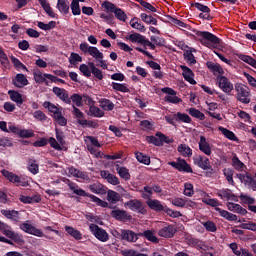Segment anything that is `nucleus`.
Instances as JSON below:
<instances>
[{
    "label": "nucleus",
    "instance_id": "nucleus-44",
    "mask_svg": "<svg viewBox=\"0 0 256 256\" xmlns=\"http://www.w3.org/2000/svg\"><path fill=\"white\" fill-rule=\"evenodd\" d=\"M65 231L68 233V235H70L77 241L83 239V235L81 234V232H79V230H75V228L71 226H65Z\"/></svg>",
    "mask_w": 256,
    "mask_h": 256
},
{
    "label": "nucleus",
    "instance_id": "nucleus-9",
    "mask_svg": "<svg viewBox=\"0 0 256 256\" xmlns=\"http://www.w3.org/2000/svg\"><path fill=\"white\" fill-rule=\"evenodd\" d=\"M218 87L223 91V93H226V95H231V92L233 91V83L228 80L225 76H218Z\"/></svg>",
    "mask_w": 256,
    "mask_h": 256
},
{
    "label": "nucleus",
    "instance_id": "nucleus-32",
    "mask_svg": "<svg viewBox=\"0 0 256 256\" xmlns=\"http://www.w3.org/2000/svg\"><path fill=\"white\" fill-rule=\"evenodd\" d=\"M215 211L219 213L220 217H223L224 219H226V221H237V215L227 210H223L221 208H215Z\"/></svg>",
    "mask_w": 256,
    "mask_h": 256
},
{
    "label": "nucleus",
    "instance_id": "nucleus-53",
    "mask_svg": "<svg viewBox=\"0 0 256 256\" xmlns=\"http://www.w3.org/2000/svg\"><path fill=\"white\" fill-rule=\"evenodd\" d=\"M28 170L32 175H37V173H39V164H37V161L30 159L28 161Z\"/></svg>",
    "mask_w": 256,
    "mask_h": 256
},
{
    "label": "nucleus",
    "instance_id": "nucleus-24",
    "mask_svg": "<svg viewBox=\"0 0 256 256\" xmlns=\"http://www.w3.org/2000/svg\"><path fill=\"white\" fill-rule=\"evenodd\" d=\"M0 231L9 239H17V234H15L11 229V226L5 222L0 221Z\"/></svg>",
    "mask_w": 256,
    "mask_h": 256
},
{
    "label": "nucleus",
    "instance_id": "nucleus-25",
    "mask_svg": "<svg viewBox=\"0 0 256 256\" xmlns=\"http://www.w3.org/2000/svg\"><path fill=\"white\" fill-rule=\"evenodd\" d=\"M199 149L202 153L208 156L212 153L211 145H209V142H207V138H205V136H200Z\"/></svg>",
    "mask_w": 256,
    "mask_h": 256
},
{
    "label": "nucleus",
    "instance_id": "nucleus-37",
    "mask_svg": "<svg viewBox=\"0 0 256 256\" xmlns=\"http://www.w3.org/2000/svg\"><path fill=\"white\" fill-rule=\"evenodd\" d=\"M88 66L90 67V71L92 73V75H94V77H96V79H99V81L103 80V72L97 68V66L95 65V62H89Z\"/></svg>",
    "mask_w": 256,
    "mask_h": 256
},
{
    "label": "nucleus",
    "instance_id": "nucleus-28",
    "mask_svg": "<svg viewBox=\"0 0 256 256\" xmlns=\"http://www.w3.org/2000/svg\"><path fill=\"white\" fill-rule=\"evenodd\" d=\"M43 107H44V109H47L50 113H53V118L56 115H59L63 111V108L58 107L57 105H55L49 101H45L43 103Z\"/></svg>",
    "mask_w": 256,
    "mask_h": 256
},
{
    "label": "nucleus",
    "instance_id": "nucleus-31",
    "mask_svg": "<svg viewBox=\"0 0 256 256\" xmlns=\"http://www.w3.org/2000/svg\"><path fill=\"white\" fill-rule=\"evenodd\" d=\"M227 207H228V210L232 211L233 213H239L240 215H247V209L242 208L241 205L239 204L228 202Z\"/></svg>",
    "mask_w": 256,
    "mask_h": 256
},
{
    "label": "nucleus",
    "instance_id": "nucleus-64",
    "mask_svg": "<svg viewBox=\"0 0 256 256\" xmlns=\"http://www.w3.org/2000/svg\"><path fill=\"white\" fill-rule=\"evenodd\" d=\"M71 9L73 15H81V7L79 6V2L77 0L72 1Z\"/></svg>",
    "mask_w": 256,
    "mask_h": 256
},
{
    "label": "nucleus",
    "instance_id": "nucleus-62",
    "mask_svg": "<svg viewBox=\"0 0 256 256\" xmlns=\"http://www.w3.org/2000/svg\"><path fill=\"white\" fill-rule=\"evenodd\" d=\"M54 120L61 127H65V125H67V119L65 118V116H63V111L60 112L58 115L54 116Z\"/></svg>",
    "mask_w": 256,
    "mask_h": 256
},
{
    "label": "nucleus",
    "instance_id": "nucleus-10",
    "mask_svg": "<svg viewBox=\"0 0 256 256\" xmlns=\"http://www.w3.org/2000/svg\"><path fill=\"white\" fill-rule=\"evenodd\" d=\"M120 238L127 243H137L139 241V233H135L133 230L121 229Z\"/></svg>",
    "mask_w": 256,
    "mask_h": 256
},
{
    "label": "nucleus",
    "instance_id": "nucleus-34",
    "mask_svg": "<svg viewBox=\"0 0 256 256\" xmlns=\"http://www.w3.org/2000/svg\"><path fill=\"white\" fill-rule=\"evenodd\" d=\"M107 201L111 203L112 205H115V203H119L121 201V194L118 192H115L113 190L107 191Z\"/></svg>",
    "mask_w": 256,
    "mask_h": 256
},
{
    "label": "nucleus",
    "instance_id": "nucleus-42",
    "mask_svg": "<svg viewBox=\"0 0 256 256\" xmlns=\"http://www.w3.org/2000/svg\"><path fill=\"white\" fill-rule=\"evenodd\" d=\"M19 200L21 201V203H28V204L39 203V201H41V196L34 195V196L31 197V196L21 195Z\"/></svg>",
    "mask_w": 256,
    "mask_h": 256
},
{
    "label": "nucleus",
    "instance_id": "nucleus-52",
    "mask_svg": "<svg viewBox=\"0 0 256 256\" xmlns=\"http://www.w3.org/2000/svg\"><path fill=\"white\" fill-rule=\"evenodd\" d=\"M189 115L191 117H195V119H199L200 121H205V114H203L201 111H199L196 108H190L188 110Z\"/></svg>",
    "mask_w": 256,
    "mask_h": 256
},
{
    "label": "nucleus",
    "instance_id": "nucleus-13",
    "mask_svg": "<svg viewBox=\"0 0 256 256\" xmlns=\"http://www.w3.org/2000/svg\"><path fill=\"white\" fill-rule=\"evenodd\" d=\"M193 161L194 165H197V167H200V169L204 171L211 169V162H209V159L205 156L197 155L193 158Z\"/></svg>",
    "mask_w": 256,
    "mask_h": 256
},
{
    "label": "nucleus",
    "instance_id": "nucleus-61",
    "mask_svg": "<svg viewBox=\"0 0 256 256\" xmlns=\"http://www.w3.org/2000/svg\"><path fill=\"white\" fill-rule=\"evenodd\" d=\"M224 176L226 177L228 183H230V185H235V181H233V170L230 168H225L223 170Z\"/></svg>",
    "mask_w": 256,
    "mask_h": 256
},
{
    "label": "nucleus",
    "instance_id": "nucleus-29",
    "mask_svg": "<svg viewBox=\"0 0 256 256\" xmlns=\"http://www.w3.org/2000/svg\"><path fill=\"white\" fill-rule=\"evenodd\" d=\"M193 7H195L196 9H198V11H202V13H200L199 17L201 19H209V13L211 12V9H209L206 5H203L199 2H196L194 4H192ZM206 13V14H203Z\"/></svg>",
    "mask_w": 256,
    "mask_h": 256
},
{
    "label": "nucleus",
    "instance_id": "nucleus-41",
    "mask_svg": "<svg viewBox=\"0 0 256 256\" xmlns=\"http://www.w3.org/2000/svg\"><path fill=\"white\" fill-rule=\"evenodd\" d=\"M130 26L133 29L140 31V33H145V31H147V29L145 28V25H143V24H141V22H139V18H132L130 20Z\"/></svg>",
    "mask_w": 256,
    "mask_h": 256
},
{
    "label": "nucleus",
    "instance_id": "nucleus-20",
    "mask_svg": "<svg viewBox=\"0 0 256 256\" xmlns=\"http://www.w3.org/2000/svg\"><path fill=\"white\" fill-rule=\"evenodd\" d=\"M12 83L18 89H23V87L29 85V80L24 74H17L16 77L12 80Z\"/></svg>",
    "mask_w": 256,
    "mask_h": 256
},
{
    "label": "nucleus",
    "instance_id": "nucleus-56",
    "mask_svg": "<svg viewBox=\"0 0 256 256\" xmlns=\"http://www.w3.org/2000/svg\"><path fill=\"white\" fill-rule=\"evenodd\" d=\"M87 150L91 155H94L96 159H103V152L99 151V149L95 148V146L87 144Z\"/></svg>",
    "mask_w": 256,
    "mask_h": 256
},
{
    "label": "nucleus",
    "instance_id": "nucleus-26",
    "mask_svg": "<svg viewBox=\"0 0 256 256\" xmlns=\"http://www.w3.org/2000/svg\"><path fill=\"white\" fill-rule=\"evenodd\" d=\"M146 205H148V207L152 209V211H156V212L165 211V206H163V204H161V201L159 200L149 199L146 201Z\"/></svg>",
    "mask_w": 256,
    "mask_h": 256
},
{
    "label": "nucleus",
    "instance_id": "nucleus-2",
    "mask_svg": "<svg viewBox=\"0 0 256 256\" xmlns=\"http://www.w3.org/2000/svg\"><path fill=\"white\" fill-rule=\"evenodd\" d=\"M69 187H70L71 191H73V193H75V195H78L79 197H89L93 203H96V205H98V207H103V208L109 207V203L101 200V198H99L93 194H89V193L85 192V190L78 188L73 184H70Z\"/></svg>",
    "mask_w": 256,
    "mask_h": 256
},
{
    "label": "nucleus",
    "instance_id": "nucleus-19",
    "mask_svg": "<svg viewBox=\"0 0 256 256\" xmlns=\"http://www.w3.org/2000/svg\"><path fill=\"white\" fill-rule=\"evenodd\" d=\"M218 197L220 199H225L226 201H239V198L230 189H220L217 191Z\"/></svg>",
    "mask_w": 256,
    "mask_h": 256
},
{
    "label": "nucleus",
    "instance_id": "nucleus-35",
    "mask_svg": "<svg viewBox=\"0 0 256 256\" xmlns=\"http://www.w3.org/2000/svg\"><path fill=\"white\" fill-rule=\"evenodd\" d=\"M139 237H145V239H147V241H151V243H159V238L155 236V232H153V230H146L139 233Z\"/></svg>",
    "mask_w": 256,
    "mask_h": 256
},
{
    "label": "nucleus",
    "instance_id": "nucleus-55",
    "mask_svg": "<svg viewBox=\"0 0 256 256\" xmlns=\"http://www.w3.org/2000/svg\"><path fill=\"white\" fill-rule=\"evenodd\" d=\"M112 89L114 91H120V93H129V88L127 87V84H121L117 82H112Z\"/></svg>",
    "mask_w": 256,
    "mask_h": 256
},
{
    "label": "nucleus",
    "instance_id": "nucleus-11",
    "mask_svg": "<svg viewBox=\"0 0 256 256\" xmlns=\"http://www.w3.org/2000/svg\"><path fill=\"white\" fill-rule=\"evenodd\" d=\"M52 91L60 101L63 103H66V105H71V99H69V92L65 90L64 88H59V87H53Z\"/></svg>",
    "mask_w": 256,
    "mask_h": 256
},
{
    "label": "nucleus",
    "instance_id": "nucleus-47",
    "mask_svg": "<svg viewBox=\"0 0 256 256\" xmlns=\"http://www.w3.org/2000/svg\"><path fill=\"white\" fill-rule=\"evenodd\" d=\"M238 59H240V61H243L244 63H247L248 65H251V67H254V69H256V59H253V57L244 54H238Z\"/></svg>",
    "mask_w": 256,
    "mask_h": 256
},
{
    "label": "nucleus",
    "instance_id": "nucleus-51",
    "mask_svg": "<svg viewBox=\"0 0 256 256\" xmlns=\"http://www.w3.org/2000/svg\"><path fill=\"white\" fill-rule=\"evenodd\" d=\"M57 8L61 13L67 15L69 13V2L67 0H58Z\"/></svg>",
    "mask_w": 256,
    "mask_h": 256
},
{
    "label": "nucleus",
    "instance_id": "nucleus-27",
    "mask_svg": "<svg viewBox=\"0 0 256 256\" xmlns=\"http://www.w3.org/2000/svg\"><path fill=\"white\" fill-rule=\"evenodd\" d=\"M47 75L51 74H43V72L37 68L33 70V77L37 83H45V85H49V81H47Z\"/></svg>",
    "mask_w": 256,
    "mask_h": 256
},
{
    "label": "nucleus",
    "instance_id": "nucleus-63",
    "mask_svg": "<svg viewBox=\"0 0 256 256\" xmlns=\"http://www.w3.org/2000/svg\"><path fill=\"white\" fill-rule=\"evenodd\" d=\"M194 194H195V191L193 190V184L185 183L184 184V195L186 197H193Z\"/></svg>",
    "mask_w": 256,
    "mask_h": 256
},
{
    "label": "nucleus",
    "instance_id": "nucleus-3",
    "mask_svg": "<svg viewBox=\"0 0 256 256\" xmlns=\"http://www.w3.org/2000/svg\"><path fill=\"white\" fill-rule=\"evenodd\" d=\"M236 91V99L244 105H249L251 103V90L244 84H236L234 86Z\"/></svg>",
    "mask_w": 256,
    "mask_h": 256
},
{
    "label": "nucleus",
    "instance_id": "nucleus-60",
    "mask_svg": "<svg viewBox=\"0 0 256 256\" xmlns=\"http://www.w3.org/2000/svg\"><path fill=\"white\" fill-rule=\"evenodd\" d=\"M204 229H206V231H209L210 233H215L217 231V225L214 224L213 221H206L202 223Z\"/></svg>",
    "mask_w": 256,
    "mask_h": 256
},
{
    "label": "nucleus",
    "instance_id": "nucleus-6",
    "mask_svg": "<svg viewBox=\"0 0 256 256\" xmlns=\"http://www.w3.org/2000/svg\"><path fill=\"white\" fill-rule=\"evenodd\" d=\"M168 165L181 173H193V168H191V165L185 159L179 158L176 162H168Z\"/></svg>",
    "mask_w": 256,
    "mask_h": 256
},
{
    "label": "nucleus",
    "instance_id": "nucleus-23",
    "mask_svg": "<svg viewBox=\"0 0 256 256\" xmlns=\"http://www.w3.org/2000/svg\"><path fill=\"white\" fill-rule=\"evenodd\" d=\"M100 175H101L102 179H106V181L108 183H110V185H119V183H121L117 176L109 173V171H107V170H102L100 172Z\"/></svg>",
    "mask_w": 256,
    "mask_h": 256
},
{
    "label": "nucleus",
    "instance_id": "nucleus-36",
    "mask_svg": "<svg viewBox=\"0 0 256 256\" xmlns=\"http://www.w3.org/2000/svg\"><path fill=\"white\" fill-rule=\"evenodd\" d=\"M116 171L119 177H121V179H124V181H129V179H131V174H129V169H127L126 167H121L119 165H116Z\"/></svg>",
    "mask_w": 256,
    "mask_h": 256
},
{
    "label": "nucleus",
    "instance_id": "nucleus-8",
    "mask_svg": "<svg viewBox=\"0 0 256 256\" xmlns=\"http://www.w3.org/2000/svg\"><path fill=\"white\" fill-rule=\"evenodd\" d=\"M125 207H128L131 211H135L136 213H141V215L147 214V209H145V206L143 205V202L141 200L133 199L128 202H126Z\"/></svg>",
    "mask_w": 256,
    "mask_h": 256
},
{
    "label": "nucleus",
    "instance_id": "nucleus-21",
    "mask_svg": "<svg viewBox=\"0 0 256 256\" xmlns=\"http://www.w3.org/2000/svg\"><path fill=\"white\" fill-rule=\"evenodd\" d=\"M180 67L182 69V75H183L185 81H188V83H190V85H196L197 82L193 78V77H195V75L193 74V71L187 66H180Z\"/></svg>",
    "mask_w": 256,
    "mask_h": 256
},
{
    "label": "nucleus",
    "instance_id": "nucleus-40",
    "mask_svg": "<svg viewBox=\"0 0 256 256\" xmlns=\"http://www.w3.org/2000/svg\"><path fill=\"white\" fill-rule=\"evenodd\" d=\"M99 103H100L101 109H103L104 111H113V109H115V104L111 102V100L109 99H105V98L100 99Z\"/></svg>",
    "mask_w": 256,
    "mask_h": 256
},
{
    "label": "nucleus",
    "instance_id": "nucleus-46",
    "mask_svg": "<svg viewBox=\"0 0 256 256\" xmlns=\"http://www.w3.org/2000/svg\"><path fill=\"white\" fill-rule=\"evenodd\" d=\"M218 129L222 133V135L226 137V139H229L230 141H237V136H235V133H233L229 129L224 128L222 126H220Z\"/></svg>",
    "mask_w": 256,
    "mask_h": 256
},
{
    "label": "nucleus",
    "instance_id": "nucleus-14",
    "mask_svg": "<svg viewBox=\"0 0 256 256\" xmlns=\"http://www.w3.org/2000/svg\"><path fill=\"white\" fill-rule=\"evenodd\" d=\"M20 229L29 235H35V237H43V232L29 223H22L20 225Z\"/></svg>",
    "mask_w": 256,
    "mask_h": 256
},
{
    "label": "nucleus",
    "instance_id": "nucleus-59",
    "mask_svg": "<svg viewBox=\"0 0 256 256\" xmlns=\"http://www.w3.org/2000/svg\"><path fill=\"white\" fill-rule=\"evenodd\" d=\"M89 111L93 117H103V115H105V112H103V110H101L99 107L95 106V104L89 108Z\"/></svg>",
    "mask_w": 256,
    "mask_h": 256
},
{
    "label": "nucleus",
    "instance_id": "nucleus-38",
    "mask_svg": "<svg viewBox=\"0 0 256 256\" xmlns=\"http://www.w3.org/2000/svg\"><path fill=\"white\" fill-rule=\"evenodd\" d=\"M70 105H74V107H83V96L80 94L74 93L70 97Z\"/></svg>",
    "mask_w": 256,
    "mask_h": 256
},
{
    "label": "nucleus",
    "instance_id": "nucleus-1",
    "mask_svg": "<svg viewBox=\"0 0 256 256\" xmlns=\"http://www.w3.org/2000/svg\"><path fill=\"white\" fill-rule=\"evenodd\" d=\"M80 51L84 55H90L96 62V67H101L102 69H108L107 61H105V56L103 52L99 51V48L89 45L87 42L81 43L79 46Z\"/></svg>",
    "mask_w": 256,
    "mask_h": 256
},
{
    "label": "nucleus",
    "instance_id": "nucleus-17",
    "mask_svg": "<svg viewBox=\"0 0 256 256\" xmlns=\"http://www.w3.org/2000/svg\"><path fill=\"white\" fill-rule=\"evenodd\" d=\"M2 175L10 181V183H17L18 185H21L22 187H27V182L21 181V177L18 175L14 174L13 172H9L7 170H2Z\"/></svg>",
    "mask_w": 256,
    "mask_h": 256
},
{
    "label": "nucleus",
    "instance_id": "nucleus-18",
    "mask_svg": "<svg viewBox=\"0 0 256 256\" xmlns=\"http://www.w3.org/2000/svg\"><path fill=\"white\" fill-rule=\"evenodd\" d=\"M182 49L184 51V59L189 65H195L197 63V60H195V56L193 53H195V48H189V46L184 45L182 46Z\"/></svg>",
    "mask_w": 256,
    "mask_h": 256
},
{
    "label": "nucleus",
    "instance_id": "nucleus-22",
    "mask_svg": "<svg viewBox=\"0 0 256 256\" xmlns=\"http://www.w3.org/2000/svg\"><path fill=\"white\" fill-rule=\"evenodd\" d=\"M111 217L116 219V221H129L131 219V215H128L125 210H112Z\"/></svg>",
    "mask_w": 256,
    "mask_h": 256
},
{
    "label": "nucleus",
    "instance_id": "nucleus-57",
    "mask_svg": "<svg viewBox=\"0 0 256 256\" xmlns=\"http://www.w3.org/2000/svg\"><path fill=\"white\" fill-rule=\"evenodd\" d=\"M229 248L231 249L232 253L236 256H241L245 248L239 247V245L235 242L229 244Z\"/></svg>",
    "mask_w": 256,
    "mask_h": 256
},
{
    "label": "nucleus",
    "instance_id": "nucleus-12",
    "mask_svg": "<svg viewBox=\"0 0 256 256\" xmlns=\"http://www.w3.org/2000/svg\"><path fill=\"white\" fill-rule=\"evenodd\" d=\"M163 93H166L165 101L168 103H173L177 105L178 103H182L183 100L181 98L177 97V92L171 88H164L162 89Z\"/></svg>",
    "mask_w": 256,
    "mask_h": 256
},
{
    "label": "nucleus",
    "instance_id": "nucleus-39",
    "mask_svg": "<svg viewBox=\"0 0 256 256\" xmlns=\"http://www.w3.org/2000/svg\"><path fill=\"white\" fill-rule=\"evenodd\" d=\"M41 7L44 9L45 13H47V15H49V17L55 18L56 14L53 11V8H51V5L49 4V2H47V0H38Z\"/></svg>",
    "mask_w": 256,
    "mask_h": 256
},
{
    "label": "nucleus",
    "instance_id": "nucleus-4",
    "mask_svg": "<svg viewBox=\"0 0 256 256\" xmlns=\"http://www.w3.org/2000/svg\"><path fill=\"white\" fill-rule=\"evenodd\" d=\"M197 35L201 38L200 42L204 45V47H217L221 43V39L207 31H199Z\"/></svg>",
    "mask_w": 256,
    "mask_h": 256
},
{
    "label": "nucleus",
    "instance_id": "nucleus-43",
    "mask_svg": "<svg viewBox=\"0 0 256 256\" xmlns=\"http://www.w3.org/2000/svg\"><path fill=\"white\" fill-rule=\"evenodd\" d=\"M8 95H10L11 101H14V103H17L18 105H23V96L19 92L10 90Z\"/></svg>",
    "mask_w": 256,
    "mask_h": 256
},
{
    "label": "nucleus",
    "instance_id": "nucleus-33",
    "mask_svg": "<svg viewBox=\"0 0 256 256\" xmlns=\"http://www.w3.org/2000/svg\"><path fill=\"white\" fill-rule=\"evenodd\" d=\"M178 153L182 155V157H192L193 150L187 144H180L177 148Z\"/></svg>",
    "mask_w": 256,
    "mask_h": 256
},
{
    "label": "nucleus",
    "instance_id": "nucleus-15",
    "mask_svg": "<svg viewBox=\"0 0 256 256\" xmlns=\"http://www.w3.org/2000/svg\"><path fill=\"white\" fill-rule=\"evenodd\" d=\"M175 233H177V228L173 225L165 226L158 231V235L160 237H164V239H171L175 237Z\"/></svg>",
    "mask_w": 256,
    "mask_h": 256
},
{
    "label": "nucleus",
    "instance_id": "nucleus-54",
    "mask_svg": "<svg viewBox=\"0 0 256 256\" xmlns=\"http://www.w3.org/2000/svg\"><path fill=\"white\" fill-rule=\"evenodd\" d=\"M136 159L139 161V163H143L144 165H150L151 164V158L149 156L141 153V152H136Z\"/></svg>",
    "mask_w": 256,
    "mask_h": 256
},
{
    "label": "nucleus",
    "instance_id": "nucleus-16",
    "mask_svg": "<svg viewBox=\"0 0 256 256\" xmlns=\"http://www.w3.org/2000/svg\"><path fill=\"white\" fill-rule=\"evenodd\" d=\"M68 173H70L72 177H76V179H81V181H84L86 183H89V181H91V178L89 177L87 172L80 171L75 167H70L68 169Z\"/></svg>",
    "mask_w": 256,
    "mask_h": 256
},
{
    "label": "nucleus",
    "instance_id": "nucleus-58",
    "mask_svg": "<svg viewBox=\"0 0 256 256\" xmlns=\"http://www.w3.org/2000/svg\"><path fill=\"white\" fill-rule=\"evenodd\" d=\"M140 17L142 21L147 25H157V19H155L153 16L142 13Z\"/></svg>",
    "mask_w": 256,
    "mask_h": 256
},
{
    "label": "nucleus",
    "instance_id": "nucleus-49",
    "mask_svg": "<svg viewBox=\"0 0 256 256\" xmlns=\"http://www.w3.org/2000/svg\"><path fill=\"white\" fill-rule=\"evenodd\" d=\"M232 167H234L236 171H245V164L239 160L237 155L232 158Z\"/></svg>",
    "mask_w": 256,
    "mask_h": 256
},
{
    "label": "nucleus",
    "instance_id": "nucleus-48",
    "mask_svg": "<svg viewBox=\"0 0 256 256\" xmlns=\"http://www.w3.org/2000/svg\"><path fill=\"white\" fill-rule=\"evenodd\" d=\"M208 69H210V71H212L214 75H223V73H225L223 67H221V65L217 63L208 64Z\"/></svg>",
    "mask_w": 256,
    "mask_h": 256
},
{
    "label": "nucleus",
    "instance_id": "nucleus-50",
    "mask_svg": "<svg viewBox=\"0 0 256 256\" xmlns=\"http://www.w3.org/2000/svg\"><path fill=\"white\" fill-rule=\"evenodd\" d=\"M175 121L178 123H191V118L186 113L177 112L175 114Z\"/></svg>",
    "mask_w": 256,
    "mask_h": 256
},
{
    "label": "nucleus",
    "instance_id": "nucleus-45",
    "mask_svg": "<svg viewBox=\"0 0 256 256\" xmlns=\"http://www.w3.org/2000/svg\"><path fill=\"white\" fill-rule=\"evenodd\" d=\"M89 189L92 193H95L96 195H103L105 194V188H103V184L97 182L94 184H91L89 186Z\"/></svg>",
    "mask_w": 256,
    "mask_h": 256
},
{
    "label": "nucleus",
    "instance_id": "nucleus-30",
    "mask_svg": "<svg viewBox=\"0 0 256 256\" xmlns=\"http://www.w3.org/2000/svg\"><path fill=\"white\" fill-rule=\"evenodd\" d=\"M1 213L6 217V219H11V221L19 222L21 217L19 216V211L15 210H1Z\"/></svg>",
    "mask_w": 256,
    "mask_h": 256
},
{
    "label": "nucleus",
    "instance_id": "nucleus-7",
    "mask_svg": "<svg viewBox=\"0 0 256 256\" xmlns=\"http://www.w3.org/2000/svg\"><path fill=\"white\" fill-rule=\"evenodd\" d=\"M89 229L98 241H102V243L109 241V234L103 228L98 227L96 224H90Z\"/></svg>",
    "mask_w": 256,
    "mask_h": 256
},
{
    "label": "nucleus",
    "instance_id": "nucleus-5",
    "mask_svg": "<svg viewBox=\"0 0 256 256\" xmlns=\"http://www.w3.org/2000/svg\"><path fill=\"white\" fill-rule=\"evenodd\" d=\"M102 7H104L106 11H110V13H114L118 21H122L123 23L127 21V14L125 11H123L121 8H118L115 4L106 1L102 4Z\"/></svg>",
    "mask_w": 256,
    "mask_h": 256
}]
</instances>
